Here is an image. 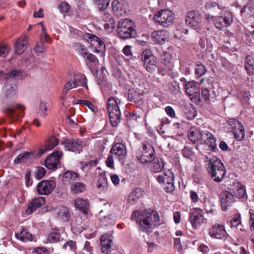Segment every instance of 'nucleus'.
<instances>
[{"label":"nucleus","mask_w":254,"mask_h":254,"mask_svg":"<svg viewBox=\"0 0 254 254\" xmlns=\"http://www.w3.org/2000/svg\"><path fill=\"white\" fill-rule=\"evenodd\" d=\"M48 107V105L46 102L41 101L39 105V112L42 117L45 118L47 115Z\"/></svg>","instance_id":"8fccbe9b"},{"label":"nucleus","mask_w":254,"mask_h":254,"mask_svg":"<svg viewBox=\"0 0 254 254\" xmlns=\"http://www.w3.org/2000/svg\"><path fill=\"white\" fill-rule=\"evenodd\" d=\"M3 90L7 96H12L16 94L17 85L14 79L8 78L4 86Z\"/></svg>","instance_id":"5701e85b"},{"label":"nucleus","mask_w":254,"mask_h":254,"mask_svg":"<svg viewBox=\"0 0 254 254\" xmlns=\"http://www.w3.org/2000/svg\"><path fill=\"white\" fill-rule=\"evenodd\" d=\"M116 23L114 19L109 21L106 22L104 24V28L107 32H111L115 28Z\"/></svg>","instance_id":"864d4df0"},{"label":"nucleus","mask_w":254,"mask_h":254,"mask_svg":"<svg viewBox=\"0 0 254 254\" xmlns=\"http://www.w3.org/2000/svg\"><path fill=\"white\" fill-rule=\"evenodd\" d=\"M201 130L196 128H191L188 134V137L190 140L193 143L200 142L201 136Z\"/></svg>","instance_id":"2f4dec72"},{"label":"nucleus","mask_w":254,"mask_h":254,"mask_svg":"<svg viewBox=\"0 0 254 254\" xmlns=\"http://www.w3.org/2000/svg\"><path fill=\"white\" fill-rule=\"evenodd\" d=\"M208 159L207 171L211 178L215 182H221L226 175L223 163L216 156L207 157Z\"/></svg>","instance_id":"f03ea898"},{"label":"nucleus","mask_w":254,"mask_h":254,"mask_svg":"<svg viewBox=\"0 0 254 254\" xmlns=\"http://www.w3.org/2000/svg\"><path fill=\"white\" fill-rule=\"evenodd\" d=\"M107 109L108 112H115L120 110L117 100L114 97H110L107 102Z\"/></svg>","instance_id":"79ce46f5"},{"label":"nucleus","mask_w":254,"mask_h":254,"mask_svg":"<svg viewBox=\"0 0 254 254\" xmlns=\"http://www.w3.org/2000/svg\"><path fill=\"white\" fill-rule=\"evenodd\" d=\"M112 6L113 11L118 16L126 14L127 5L124 0H114L112 2Z\"/></svg>","instance_id":"a211bd4d"},{"label":"nucleus","mask_w":254,"mask_h":254,"mask_svg":"<svg viewBox=\"0 0 254 254\" xmlns=\"http://www.w3.org/2000/svg\"><path fill=\"white\" fill-rule=\"evenodd\" d=\"M228 124L231 127L232 131L233 133L234 130H236L238 127H241L243 126L242 124L237 120L235 119H229L228 120Z\"/></svg>","instance_id":"de8ad7c7"},{"label":"nucleus","mask_w":254,"mask_h":254,"mask_svg":"<svg viewBox=\"0 0 254 254\" xmlns=\"http://www.w3.org/2000/svg\"><path fill=\"white\" fill-rule=\"evenodd\" d=\"M123 54L127 57H131L132 53L131 51V46L129 45L126 46L123 49Z\"/></svg>","instance_id":"69168bd1"},{"label":"nucleus","mask_w":254,"mask_h":254,"mask_svg":"<svg viewBox=\"0 0 254 254\" xmlns=\"http://www.w3.org/2000/svg\"><path fill=\"white\" fill-rule=\"evenodd\" d=\"M209 235L213 239H221L225 241L229 236L224 225L215 224L209 229Z\"/></svg>","instance_id":"0eeeda50"},{"label":"nucleus","mask_w":254,"mask_h":254,"mask_svg":"<svg viewBox=\"0 0 254 254\" xmlns=\"http://www.w3.org/2000/svg\"><path fill=\"white\" fill-rule=\"evenodd\" d=\"M182 152L183 156L187 158H190L193 155L191 149L187 147H185L183 149Z\"/></svg>","instance_id":"680f3d73"},{"label":"nucleus","mask_w":254,"mask_h":254,"mask_svg":"<svg viewBox=\"0 0 254 254\" xmlns=\"http://www.w3.org/2000/svg\"><path fill=\"white\" fill-rule=\"evenodd\" d=\"M56 214L59 219L67 221L69 220L70 215L68 208L65 206H61L57 210Z\"/></svg>","instance_id":"4c0bfd02"},{"label":"nucleus","mask_w":254,"mask_h":254,"mask_svg":"<svg viewBox=\"0 0 254 254\" xmlns=\"http://www.w3.org/2000/svg\"><path fill=\"white\" fill-rule=\"evenodd\" d=\"M185 92L192 101H196L199 99V90L195 82L192 81L185 84Z\"/></svg>","instance_id":"ddd939ff"},{"label":"nucleus","mask_w":254,"mask_h":254,"mask_svg":"<svg viewBox=\"0 0 254 254\" xmlns=\"http://www.w3.org/2000/svg\"><path fill=\"white\" fill-rule=\"evenodd\" d=\"M141 60L143 67L149 72H154L157 67V59L152 52L148 49L143 51L141 55Z\"/></svg>","instance_id":"423d86ee"},{"label":"nucleus","mask_w":254,"mask_h":254,"mask_svg":"<svg viewBox=\"0 0 254 254\" xmlns=\"http://www.w3.org/2000/svg\"><path fill=\"white\" fill-rule=\"evenodd\" d=\"M86 190V186L82 182H74L70 184V190L73 194L81 193Z\"/></svg>","instance_id":"f704fd0d"},{"label":"nucleus","mask_w":254,"mask_h":254,"mask_svg":"<svg viewBox=\"0 0 254 254\" xmlns=\"http://www.w3.org/2000/svg\"><path fill=\"white\" fill-rule=\"evenodd\" d=\"M79 177V175L76 173L71 171H67L64 173L63 176L64 185L67 186L69 185V184H71L74 183V181L78 180Z\"/></svg>","instance_id":"cd10ccee"},{"label":"nucleus","mask_w":254,"mask_h":254,"mask_svg":"<svg viewBox=\"0 0 254 254\" xmlns=\"http://www.w3.org/2000/svg\"><path fill=\"white\" fill-rule=\"evenodd\" d=\"M109 117L111 125L113 127H116L121 121V112L117 110L115 112H108Z\"/></svg>","instance_id":"58836bf2"},{"label":"nucleus","mask_w":254,"mask_h":254,"mask_svg":"<svg viewBox=\"0 0 254 254\" xmlns=\"http://www.w3.org/2000/svg\"><path fill=\"white\" fill-rule=\"evenodd\" d=\"M15 237L16 239L23 242L31 241L34 239V236L26 229L18 230L15 234Z\"/></svg>","instance_id":"a878e982"},{"label":"nucleus","mask_w":254,"mask_h":254,"mask_svg":"<svg viewBox=\"0 0 254 254\" xmlns=\"http://www.w3.org/2000/svg\"><path fill=\"white\" fill-rule=\"evenodd\" d=\"M94 4L100 10H104L108 6L110 0H93Z\"/></svg>","instance_id":"c03bdc74"},{"label":"nucleus","mask_w":254,"mask_h":254,"mask_svg":"<svg viewBox=\"0 0 254 254\" xmlns=\"http://www.w3.org/2000/svg\"><path fill=\"white\" fill-rule=\"evenodd\" d=\"M59 9L63 13L67 12L69 9V6L66 2H62L59 5Z\"/></svg>","instance_id":"4d7b16f0"},{"label":"nucleus","mask_w":254,"mask_h":254,"mask_svg":"<svg viewBox=\"0 0 254 254\" xmlns=\"http://www.w3.org/2000/svg\"><path fill=\"white\" fill-rule=\"evenodd\" d=\"M151 161H152L150 165L151 171L155 173L162 171L164 168V163L163 160L160 158L154 157Z\"/></svg>","instance_id":"c85d7f7f"},{"label":"nucleus","mask_w":254,"mask_h":254,"mask_svg":"<svg viewBox=\"0 0 254 254\" xmlns=\"http://www.w3.org/2000/svg\"><path fill=\"white\" fill-rule=\"evenodd\" d=\"M241 222V216L240 214H236L234 216L230 222L232 228H235Z\"/></svg>","instance_id":"3c124183"},{"label":"nucleus","mask_w":254,"mask_h":254,"mask_svg":"<svg viewBox=\"0 0 254 254\" xmlns=\"http://www.w3.org/2000/svg\"><path fill=\"white\" fill-rule=\"evenodd\" d=\"M64 147L68 151L80 153L82 151L84 142L80 139H66L63 142Z\"/></svg>","instance_id":"f8f14e48"},{"label":"nucleus","mask_w":254,"mask_h":254,"mask_svg":"<svg viewBox=\"0 0 254 254\" xmlns=\"http://www.w3.org/2000/svg\"><path fill=\"white\" fill-rule=\"evenodd\" d=\"M10 48L7 45H2L0 47V57H5L9 52Z\"/></svg>","instance_id":"052dcab7"},{"label":"nucleus","mask_w":254,"mask_h":254,"mask_svg":"<svg viewBox=\"0 0 254 254\" xmlns=\"http://www.w3.org/2000/svg\"><path fill=\"white\" fill-rule=\"evenodd\" d=\"M73 84H75V82L73 80V78L71 79L70 80H68L64 86V89L63 90V94L66 95L70 89L75 88L76 87H73Z\"/></svg>","instance_id":"5fc2aeb1"},{"label":"nucleus","mask_w":254,"mask_h":254,"mask_svg":"<svg viewBox=\"0 0 254 254\" xmlns=\"http://www.w3.org/2000/svg\"><path fill=\"white\" fill-rule=\"evenodd\" d=\"M58 144V140L54 136H51L45 145V149L41 148L39 150V153L41 155L43 154L46 151L52 150Z\"/></svg>","instance_id":"72a5a7b5"},{"label":"nucleus","mask_w":254,"mask_h":254,"mask_svg":"<svg viewBox=\"0 0 254 254\" xmlns=\"http://www.w3.org/2000/svg\"><path fill=\"white\" fill-rule=\"evenodd\" d=\"M249 214V224L250 230L252 232H254V210H250Z\"/></svg>","instance_id":"6e6d98bb"},{"label":"nucleus","mask_w":254,"mask_h":254,"mask_svg":"<svg viewBox=\"0 0 254 254\" xmlns=\"http://www.w3.org/2000/svg\"><path fill=\"white\" fill-rule=\"evenodd\" d=\"M56 186V183L52 180H43L37 185V191L40 195H48L51 194Z\"/></svg>","instance_id":"6e6552de"},{"label":"nucleus","mask_w":254,"mask_h":254,"mask_svg":"<svg viewBox=\"0 0 254 254\" xmlns=\"http://www.w3.org/2000/svg\"><path fill=\"white\" fill-rule=\"evenodd\" d=\"M143 95L137 91L129 90L128 92V99L132 102H134L138 105H141L143 104Z\"/></svg>","instance_id":"c756f323"},{"label":"nucleus","mask_w":254,"mask_h":254,"mask_svg":"<svg viewBox=\"0 0 254 254\" xmlns=\"http://www.w3.org/2000/svg\"><path fill=\"white\" fill-rule=\"evenodd\" d=\"M155 155L154 148L150 144H143V150L141 154L137 157L141 163L150 162Z\"/></svg>","instance_id":"1a4fd4ad"},{"label":"nucleus","mask_w":254,"mask_h":254,"mask_svg":"<svg viewBox=\"0 0 254 254\" xmlns=\"http://www.w3.org/2000/svg\"><path fill=\"white\" fill-rule=\"evenodd\" d=\"M61 238V235L57 232H53L48 235V241L50 243H56L59 242Z\"/></svg>","instance_id":"09e8293b"},{"label":"nucleus","mask_w":254,"mask_h":254,"mask_svg":"<svg viewBox=\"0 0 254 254\" xmlns=\"http://www.w3.org/2000/svg\"><path fill=\"white\" fill-rule=\"evenodd\" d=\"M89 203L86 199L78 198L74 200V206L84 213H86L88 209Z\"/></svg>","instance_id":"c9c22d12"},{"label":"nucleus","mask_w":254,"mask_h":254,"mask_svg":"<svg viewBox=\"0 0 254 254\" xmlns=\"http://www.w3.org/2000/svg\"><path fill=\"white\" fill-rule=\"evenodd\" d=\"M77 103L82 104L88 107L94 113H96L98 112L97 108L89 101L84 100H79L77 101Z\"/></svg>","instance_id":"a18cd8bd"},{"label":"nucleus","mask_w":254,"mask_h":254,"mask_svg":"<svg viewBox=\"0 0 254 254\" xmlns=\"http://www.w3.org/2000/svg\"><path fill=\"white\" fill-rule=\"evenodd\" d=\"M113 236L111 234H105L101 236V250L103 253L109 254L114 250L115 246L113 241Z\"/></svg>","instance_id":"9b49d317"},{"label":"nucleus","mask_w":254,"mask_h":254,"mask_svg":"<svg viewBox=\"0 0 254 254\" xmlns=\"http://www.w3.org/2000/svg\"><path fill=\"white\" fill-rule=\"evenodd\" d=\"M162 60L164 61V64H166L170 62L172 59V56L171 54L167 52H163V54L161 57Z\"/></svg>","instance_id":"774afa93"},{"label":"nucleus","mask_w":254,"mask_h":254,"mask_svg":"<svg viewBox=\"0 0 254 254\" xmlns=\"http://www.w3.org/2000/svg\"><path fill=\"white\" fill-rule=\"evenodd\" d=\"M42 25V32L41 34L40 40L42 43L43 42H49L47 39V34L46 33V29L44 26L41 23Z\"/></svg>","instance_id":"bf43d9fd"},{"label":"nucleus","mask_w":254,"mask_h":254,"mask_svg":"<svg viewBox=\"0 0 254 254\" xmlns=\"http://www.w3.org/2000/svg\"><path fill=\"white\" fill-rule=\"evenodd\" d=\"M33 155L31 152H25L19 154L14 159V163L18 164L22 162H26Z\"/></svg>","instance_id":"37998d69"},{"label":"nucleus","mask_w":254,"mask_h":254,"mask_svg":"<svg viewBox=\"0 0 254 254\" xmlns=\"http://www.w3.org/2000/svg\"><path fill=\"white\" fill-rule=\"evenodd\" d=\"M168 38V32L165 30L153 31L151 35V38L155 43L162 45Z\"/></svg>","instance_id":"412c9836"},{"label":"nucleus","mask_w":254,"mask_h":254,"mask_svg":"<svg viewBox=\"0 0 254 254\" xmlns=\"http://www.w3.org/2000/svg\"><path fill=\"white\" fill-rule=\"evenodd\" d=\"M190 222L192 227L194 229H197L203 223V216L198 212L197 209H195L190 211L189 214Z\"/></svg>","instance_id":"6ab92c4d"},{"label":"nucleus","mask_w":254,"mask_h":254,"mask_svg":"<svg viewBox=\"0 0 254 254\" xmlns=\"http://www.w3.org/2000/svg\"><path fill=\"white\" fill-rule=\"evenodd\" d=\"M142 195V192L140 188L134 189L129 194L127 201L131 204L137 202L139 198Z\"/></svg>","instance_id":"e433bc0d"},{"label":"nucleus","mask_w":254,"mask_h":254,"mask_svg":"<svg viewBox=\"0 0 254 254\" xmlns=\"http://www.w3.org/2000/svg\"><path fill=\"white\" fill-rule=\"evenodd\" d=\"M26 36L19 37L14 43V50L16 54H22L27 48Z\"/></svg>","instance_id":"b1692460"},{"label":"nucleus","mask_w":254,"mask_h":254,"mask_svg":"<svg viewBox=\"0 0 254 254\" xmlns=\"http://www.w3.org/2000/svg\"><path fill=\"white\" fill-rule=\"evenodd\" d=\"M245 68L249 75L254 74V58L248 56L245 60Z\"/></svg>","instance_id":"ea45409f"},{"label":"nucleus","mask_w":254,"mask_h":254,"mask_svg":"<svg viewBox=\"0 0 254 254\" xmlns=\"http://www.w3.org/2000/svg\"><path fill=\"white\" fill-rule=\"evenodd\" d=\"M63 156V152L57 151L48 156L45 161L46 167L50 170L54 169L59 163L61 157Z\"/></svg>","instance_id":"dca6fc26"},{"label":"nucleus","mask_w":254,"mask_h":254,"mask_svg":"<svg viewBox=\"0 0 254 254\" xmlns=\"http://www.w3.org/2000/svg\"><path fill=\"white\" fill-rule=\"evenodd\" d=\"M113 156L114 155L111 154V155L108 156L107 160L106 161L107 166L111 169H113L114 167Z\"/></svg>","instance_id":"338daca9"},{"label":"nucleus","mask_w":254,"mask_h":254,"mask_svg":"<svg viewBox=\"0 0 254 254\" xmlns=\"http://www.w3.org/2000/svg\"><path fill=\"white\" fill-rule=\"evenodd\" d=\"M46 201V198L44 197L39 196L35 198L29 203L25 212L27 214L30 215L33 213L37 208L42 206Z\"/></svg>","instance_id":"4be33fe9"},{"label":"nucleus","mask_w":254,"mask_h":254,"mask_svg":"<svg viewBox=\"0 0 254 254\" xmlns=\"http://www.w3.org/2000/svg\"><path fill=\"white\" fill-rule=\"evenodd\" d=\"M206 71V69L204 65L201 64H197L196 65L195 69V73L197 76L199 77L202 76L205 73Z\"/></svg>","instance_id":"603ef678"},{"label":"nucleus","mask_w":254,"mask_h":254,"mask_svg":"<svg viewBox=\"0 0 254 254\" xmlns=\"http://www.w3.org/2000/svg\"><path fill=\"white\" fill-rule=\"evenodd\" d=\"M108 184L106 175L101 173L98 176L97 189L99 193L104 192L108 190Z\"/></svg>","instance_id":"393cba45"},{"label":"nucleus","mask_w":254,"mask_h":254,"mask_svg":"<svg viewBox=\"0 0 254 254\" xmlns=\"http://www.w3.org/2000/svg\"><path fill=\"white\" fill-rule=\"evenodd\" d=\"M166 186L164 190L167 192H172L174 190L175 187L174 185V181L166 182L165 184Z\"/></svg>","instance_id":"13d9d810"},{"label":"nucleus","mask_w":254,"mask_h":254,"mask_svg":"<svg viewBox=\"0 0 254 254\" xmlns=\"http://www.w3.org/2000/svg\"><path fill=\"white\" fill-rule=\"evenodd\" d=\"M233 134L236 139L238 140H242L245 136V130L243 126L241 127H238L237 129L233 131Z\"/></svg>","instance_id":"49530a36"},{"label":"nucleus","mask_w":254,"mask_h":254,"mask_svg":"<svg viewBox=\"0 0 254 254\" xmlns=\"http://www.w3.org/2000/svg\"><path fill=\"white\" fill-rule=\"evenodd\" d=\"M84 38L92 46H104V42L97 36L90 33H86L84 36Z\"/></svg>","instance_id":"7c9ffc66"},{"label":"nucleus","mask_w":254,"mask_h":254,"mask_svg":"<svg viewBox=\"0 0 254 254\" xmlns=\"http://www.w3.org/2000/svg\"><path fill=\"white\" fill-rule=\"evenodd\" d=\"M234 186L232 190L234 196L238 198H243L246 194L245 187L240 183H236Z\"/></svg>","instance_id":"473e14b6"},{"label":"nucleus","mask_w":254,"mask_h":254,"mask_svg":"<svg viewBox=\"0 0 254 254\" xmlns=\"http://www.w3.org/2000/svg\"><path fill=\"white\" fill-rule=\"evenodd\" d=\"M163 175L166 182L174 181V176L173 173L169 170L165 171Z\"/></svg>","instance_id":"e2e57ef3"},{"label":"nucleus","mask_w":254,"mask_h":254,"mask_svg":"<svg viewBox=\"0 0 254 254\" xmlns=\"http://www.w3.org/2000/svg\"><path fill=\"white\" fill-rule=\"evenodd\" d=\"M24 107L20 104H17L13 107H8L6 109L7 115L10 118L17 119L23 117Z\"/></svg>","instance_id":"aec40b11"},{"label":"nucleus","mask_w":254,"mask_h":254,"mask_svg":"<svg viewBox=\"0 0 254 254\" xmlns=\"http://www.w3.org/2000/svg\"><path fill=\"white\" fill-rule=\"evenodd\" d=\"M187 25L193 29L198 30L201 28V19L199 14L194 11H189L186 17Z\"/></svg>","instance_id":"9d476101"},{"label":"nucleus","mask_w":254,"mask_h":254,"mask_svg":"<svg viewBox=\"0 0 254 254\" xmlns=\"http://www.w3.org/2000/svg\"><path fill=\"white\" fill-rule=\"evenodd\" d=\"M73 80L75 82L73 87L78 86H87V78L84 74H76L73 77Z\"/></svg>","instance_id":"a19ab883"},{"label":"nucleus","mask_w":254,"mask_h":254,"mask_svg":"<svg viewBox=\"0 0 254 254\" xmlns=\"http://www.w3.org/2000/svg\"><path fill=\"white\" fill-rule=\"evenodd\" d=\"M221 207L223 210H226L227 207L231 206L235 201V198L233 193L225 190L220 194Z\"/></svg>","instance_id":"f3484780"},{"label":"nucleus","mask_w":254,"mask_h":254,"mask_svg":"<svg viewBox=\"0 0 254 254\" xmlns=\"http://www.w3.org/2000/svg\"><path fill=\"white\" fill-rule=\"evenodd\" d=\"M205 17L209 21L214 23L216 28L222 30L230 26L232 22L233 18L230 14H227L224 16H214L210 14H206Z\"/></svg>","instance_id":"39448f33"},{"label":"nucleus","mask_w":254,"mask_h":254,"mask_svg":"<svg viewBox=\"0 0 254 254\" xmlns=\"http://www.w3.org/2000/svg\"><path fill=\"white\" fill-rule=\"evenodd\" d=\"M201 96L206 102L209 103L210 101L214 102L216 100L217 94L213 89L209 90L208 88H204L202 89Z\"/></svg>","instance_id":"bb28decb"},{"label":"nucleus","mask_w":254,"mask_h":254,"mask_svg":"<svg viewBox=\"0 0 254 254\" xmlns=\"http://www.w3.org/2000/svg\"><path fill=\"white\" fill-rule=\"evenodd\" d=\"M117 28L118 35L123 39L134 37L136 35L134 23L128 19H121L118 23Z\"/></svg>","instance_id":"7ed1b4c3"},{"label":"nucleus","mask_w":254,"mask_h":254,"mask_svg":"<svg viewBox=\"0 0 254 254\" xmlns=\"http://www.w3.org/2000/svg\"><path fill=\"white\" fill-rule=\"evenodd\" d=\"M200 135L199 143L207 145L212 150L217 148L216 139L210 132L206 130H202Z\"/></svg>","instance_id":"4468645a"},{"label":"nucleus","mask_w":254,"mask_h":254,"mask_svg":"<svg viewBox=\"0 0 254 254\" xmlns=\"http://www.w3.org/2000/svg\"><path fill=\"white\" fill-rule=\"evenodd\" d=\"M110 153L119 160H123L127 154L126 146L122 143L117 142L113 145Z\"/></svg>","instance_id":"2eb2a0df"},{"label":"nucleus","mask_w":254,"mask_h":254,"mask_svg":"<svg viewBox=\"0 0 254 254\" xmlns=\"http://www.w3.org/2000/svg\"><path fill=\"white\" fill-rule=\"evenodd\" d=\"M155 21L160 25L168 27L173 24L174 19L173 13L169 9H162L157 11L153 17Z\"/></svg>","instance_id":"20e7f679"},{"label":"nucleus","mask_w":254,"mask_h":254,"mask_svg":"<svg viewBox=\"0 0 254 254\" xmlns=\"http://www.w3.org/2000/svg\"><path fill=\"white\" fill-rule=\"evenodd\" d=\"M98 160L97 159L90 161L88 162H84L83 164L84 167H88L89 169H91L93 167H95L98 164Z\"/></svg>","instance_id":"0e129e2a"},{"label":"nucleus","mask_w":254,"mask_h":254,"mask_svg":"<svg viewBox=\"0 0 254 254\" xmlns=\"http://www.w3.org/2000/svg\"><path fill=\"white\" fill-rule=\"evenodd\" d=\"M131 219L135 220L139 224L140 231L149 233L156 226L160 225L159 216L154 211L150 212L134 211L132 213Z\"/></svg>","instance_id":"f257e3e1"}]
</instances>
